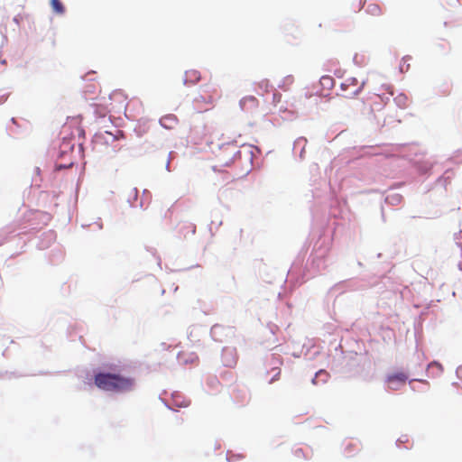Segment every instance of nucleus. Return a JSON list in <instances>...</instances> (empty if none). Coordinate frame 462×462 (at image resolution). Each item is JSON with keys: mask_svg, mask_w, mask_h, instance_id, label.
<instances>
[{"mask_svg": "<svg viewBox=\"0 0 462 462\" xmlns=\"http://www.w3.org/2000/svg\"><path fill=\"white\" fill-rule=\"evenodd\" d=\"M97 388L113 393L130 392L134 387V379L120 374L97 373L94 377Z\"/></svg>", "mask_w": 462, "mask_h": 462, "instance_id": "obj_1", "label": "nucleus"}, {"mask_svg": "<svg viewBox=\"0 0 462 462\" xmlns=\"http://www.w3.org/2000/svg\"><path fill=\"white\" fill-rule=\"evenodd\" d=\"M201 91L202 93L196 97L193 101L194 109L198 113L207 111L208 108L204 107L203 105H212L217 96V88L209 85L204 86Z\"/></svg>", "mask_w": 462, "mask_h": 462, "instance_id": "obj_2", "label": "nucleus"}, {"mask_svg": "<svg viewBox=\"0 0 462 462\" xmlns=\"http://www.w3.org/2000/svg\"><path fill=\"white\" fill-rule=\"evenodd\" d=\"M365 86V81H358L356 78H346L341 83V96L346 98L354 97L359 94Z\"/></svg>", "mask_w": 462, "mask_h": 462, "instance_id": "obj_3", "label": "nucleus"}, {"mask_svg": "<svg viewBox=\"0 0 462 462\" xmlns=\"http://www.w3.org/2000/svg\"><path fill=\"white\" fill-rule=\"evenodd\" d=\"M408 378L404 372L393 373L386 376L385 383L390 390L397 391L405 385Z\"/></svg>", "mask_w": 462, "mask_h": 462, "instance_id": "obj_4", "label": "nucleus"}, {"mask_svg": "<svg viewBox=\"0 0 462 462\" xmlns=\"http://www.w3.org/2000/svg\"><path fill=\"white\" fill-rule=\"evenodd\" d=\"M235 149L230 146L222 147L220 152L217 157L222 166H228L233 162V155L235 154Z\"/></svg>", "mask_w": 462, "mask_h": 462, "instance_id": "obj_5", "label": "nucleus"}, {"mask_svg": "<svg viewBox=\"0 0 462 462\" xmlns=\"http://www.w3.org/2000/svg\"><path fill=\"white\" fill-rule=\"evenodd\" d=\"M259 106V102L254 96H247L240 100L241 109L247 113L254 112Z\"/></svg>", "mask_w": 462, "mask_h": 462, "instance_id": "obj_6", "label": "nucleus"}, {"mask_svg": "<svg viewBox=\"0 0 462 462\" xmlns=\"http://www.w3.org/2000/svg\"><path fill=\"white\" fill-rule=\"evenodd\" d=\"M237 362V355L235 349L225 348L222 352V363L227 366H232Z\"/></svg>", "mask_w": 462, "mask_h": 462, "instance_id": "obj_7", "label": "nucleus"}, {"mask_svg": "<svg viewBox=\"0 0 462 462\" xmlns=\"http://www.w3.org/2000/svg\"><path fill=\"white\" fill-rule=\"evenodd\" d=\"M160 124L166 129H172L178 125V118L174 115H166L160 119Z\"/></svg>", "mask_w": 462, "mask_h": 462, "instance_id": "obj_8", "label": "nucleus"}, {"mask_svg": "<svg viewBox=\"0 0 462 462\" xmlns=\"http://www.w3.org/2000/svg\"><path fill=\"white\" fill-rule=\"evenodd\" d=\"M200 79V72L197 69H189L185 72V82L195 84Z\"/></svg>", "mask_w": 462, "mask_h": 462, "instance_id": "obj_9", "label": "nucleus"}, {"mask_svg": "<svg viewBox=\"0 0 462 462\" xmlns=\"http://www.w3.org/2000/svg\"><path fill=\"white\" fill-rule=\"evenodd\" d=\"M271 85L268 79H262L255 83V91L259 95H263L264 93L269 92Z\"/></svg>", "mask_w": 462, "mask_h": 462, "instance_id": "obj_10", "label": "nucleus"}, {"mask_svg": "<svg viewBox=\"0 0 462 462\" xmlns=\"http://www.w3.org/2000/svg\"><path fill=\"white\" fill-rule=\"evenodd\" d=\"M51 5L53 11L58 14H63L65 8L60 0H51Z\"/></svg>", "mask_w": 462, "mask_h": 462, "instance_id": "obj_11", "label": "nucleus"}, {"mask_svg": "<svg viewBox=\"0 0 462 462\" xmlns=\"http://www.w3.org/2000/svg\"><path fill=\"white\" fill-rule=\"evenodd\" d=\"M366 12L372 15H380L382 14L381 7L376 4H371L367 6Z\"/></svg>", "mask_w": 462, "mask_h": 462, "instance_id": "obj_12", "label": "nucleus"}, {"mask_svg": "<svg viewBox=\"0 0 462 462\" xmlns=\"http://www.w3.org/2000/svg\"><path fill=\"white\" fill-rule=\"evenodd\" d=\"M429 371L435 370L437 374H439L443 371V367L440 364L437 362H432L428 365Z\"/></svg>", "mask_w": 462, "mask_h": 462, "instance_id": "obj_13", "label": "nucleus"}, {"mask_svg": "<svg viewBox=\"0 0 462 462\" xmlns=\"http://www.w3.org/2000/svg\"><path fill=\"white\" fill-rule=\"evenodd\" d=\"M273 371L275 372L274 374H273V377L272 378V380L270 381V383H273V381L275 380H278L280 375H281V369L280 368H275L273 369Z\"/></svg>", "mask_w": 462, "mask_h": 462, "instance_id": "obj_14", "label": "nucleus"}, {"mask_svg": "<svg viewBox=\"0 0 462 462\" xmlns=\"http://www.w3.org/2000/svg\"><path fill=\"white\" fill-rule=\"evenodd\" d=\"M322 80V84H328V83H331L332 82V79L330 77H323L321 79Z\"/></svg>", "mask_w": 462, "mask_h": 462, "instance_id": "obj_15", "label": "nucleus"}, {"mask_svg": "<svg viewBox=\"0 0 462 462\" xmlns=\"http://www.w3.org/2000/svg\"><path fill=\"white\" fill-rule=\"evenodd\" d=\"M293 77L292 76H288L285 78V83L288 84V85H291L293 83Z\"/></svg>", "mask_w": 462, "mask_h": 462, "instance_id": "obj_16", "label": "nucleus"}, {"mask_svg": "<svg viewBox=\"0 0 462 462\" xmlns=\"http://www.w3.org/2000/svg\"><path fill=\"white\" fill-rule=\"evenodd\" d=\"M457 374H462V366H460V367L457 369Z\"/></svg>", "mask_w": 462, "mask_h": 462, "instance_id": "obj_17", "label": "nucleus"}, {"mask_svg": "<svg viewBox=\"0 0 462 462\" xmlns=\"http://www.w3.org/2000/svg\"><path fill=\"white\" fill-rule=\"evenodd\" d=\"M323 374V371H322V370H320L319 373H317V374H316V375H319V374ZM324 374H325L326 375H328L325 372H324Z\"/></svg>", "mask_w": 462, "mask_h": 462, "instance_id": "obj_18", "label": "nucleus"}, {"mask_svg": "<svg viewBox=\"0 0 462 462\" xmlns=\"http://www.w3.org/2000/svg\"><path fill=\"white\" fill-rule=\"evenodd\" d=\"M14 22H15L16 23H19V21H18V18H17V17H14Z\"/></svg>", "mask_w": 462, "mask_h": 462, "instance_id": "obj_19", "label": "nucleus"}, {"mask_svg": "<svg viewBox=\"0 0 462 462\" xmlns=\"http://www.w3.org/2000/svg\"><path fill=\"white\" fill-rule=\"evenodd\" d=\"M278 97L279 98L281 97V96H280V95L273 94V97H274V98H275V97Z\"/></svg>", "mask_w": 462, "mask_h": 462, "instance_id": "obj_20", "label": "nucleus"}, {"mask_svg": "<svg viewBox=\"0 0 462 462\" xmlns=\"http://www.w3.org/2000/svg\"><path fill=\"white\" fill-rule=\"evenodd\" d=\"M362 7H363V5H362V4L360 3L358 9L360 10V9H362Z\"/></svg>", "mask_w": 462, "mask_h": 462, "instance_id": "obj_21", "label": "nucleus"}]
</instances>
